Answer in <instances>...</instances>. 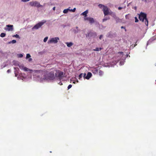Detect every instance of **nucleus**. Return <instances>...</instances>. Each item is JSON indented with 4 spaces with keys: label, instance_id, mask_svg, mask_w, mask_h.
I'll return each mask as SVG.
<instances>
[{
    "label": "nucleus",
    "instance_id": "obj_1",
    "mask_svg": "<svg viewBox=\"0 0 156 156\" xmlns=\"http://www.w3.org/2000/svg\"><path fill=\"white\" fill-rule=\"evenodd\" d=\"M44 76L43 79L47 80H52L55 78L54 73L53 72H45Z\"/></svg>",
    "mask_w": 156,
    "mask_h": 156
},
{
    "label": "nucleus",
    "instance_id": "obj_2",
    "mask_svg": "<svg viewBox=\"0 0 156 156\" xmlns=\"http://www.w3.org/2000/svg\"><path fill=\"white\" fill-rule=\"evenodd\" d=\"M139 18L140 21L144 22L146 26L148 25V21L147 18V14L144 12H141L139 15Z\"/></svg>",
    "mask_w": 156,
    "mask_h": 156
},
{
    "label": "nucleus",
    "instance_id": "obj_3",
    "mask_svg": "<svg viewBox=\"0 0 156 156\" xmlns=\"http://www.w3.org/2000/svg\"><path fill=\"white\" fill-rule=\"evenodd\" d=\"M103 11L105 16H107L108 15L111 14L112 12L110 11L109 12L108 8L106 6H104V8L103 9Z\"/></svg>",
    "mask_w": 156,
    "mask_h": 156
},
{
    "label": "nucleus",
    "instance_id": "obj_4",
    "mask_svg": "<svg viewBox=\"0 0 156 156\" xmlns=\"http://www.w3.org/2000/svg\"><path fill=\"white\" fill-rule=\"evenodd\" d=\"M30 4L31 6L37 7V8L43 7L39 2L36 1L30 2Z\"/></svg>",
    "mask_w": 156,
    "mask_h": 156
},
{
    "label": "nucleus",
    "instance_id": "obj_5",
    "mask_svg": "<svg viewBox=\"0 0 156 156\" xmlns=\"http://www.w3.org/2000/svg\"><path fill=\"white\" fill-rule=\"evenodd\" d=\"M43 22H39L36 25H35L32 28V29H38L39 28H40L44 23L46 22V21L44 20L43 21Z\"/></svg>",
    "mask_w": 156,
    "mask_h": 156
},
{
    "label": "nucleus",
    "instance_id": "obj_6",
    "mask_svg": "<svg viewBox=\"0 0 156 156\" xmlns=\"http://www.w3.org/2000/svg\"><path fill=\"white\" fill-rule=\"evenodd\" d=\"M59 40V38L58 37L51 38L50 40L48 42V43H54L55 44L57 43L58 41Z\"/></svg>",
    "mask_w": 156,
    "mask_h": 156
},
{
    "label": "nucleus",
    "instance_id": "obj_7",
    "mask_svg": "<svg viewBox=\"0 0 156 156\" xmlns=\"http://www.w3.org/2000/svg\"><path fill=\"white\" fill-rule=\"evenodd\" d=\"M97 36V34L96 32H90L88 33L86 35V37H91L92 36L96 37Z\"/></svg>",
    "mask_w": 156,
    "mask_h": 156
},
{
    "label": "nucleus",
    "instance_id": "obj_8",
    "mask_svg": "<svg viewBox=\"0 0 156 156\" xmlns=\"http://www.w3.org/2000/svg\"><path fill=\"white\" fill-rule=\"evenodd\" d=\"M7 28H6L5 30L8 31H12L13 30V26L11 25H8L6 26Z\"/></svg>",
    "mask_w": 156,
    "mask_h": 156
},
{
    "label": "nucleus",
    "instance_id": "obj_9",
    "mask_svg": "<svg viewBox=\"0 0 156 156\" xmlns=\"http://www.w3.org/2000/svg\"><path fill=\"white\" fill-rule=\"evenodd\" d=\"M57 74H58V77L59 78H62L63 76L64 73L62 72H61L60 71H58L57 73Z\"/></svg>",
    "mask_w": 156,
    "mask_h": 156
},
{
    "label": "nucleus",
    "instance_id": "obj_10",
    "mask_svg": "<svg viewBox=\"0 0 156 156\" xmlns=\"http://www.w3.org/2000/svg\"><path fill=\"white\" fill-rule=\"evenodd\" d=\"M92 74L90 72H88L87 75L85 77V78L87 79H89L92 76Z\"/></svg>",
    "mask_w": 156,
    "mask_h": 156
},
{
    "label": "nucleus",
    "instance_id": "obj_11",
    "mask_svg": "<svg viewBox=\"0 0 156 156\" xmlns=\"http://www.w3.org/2000/svg\"><path fill=\"white\" fill-rule=\"evenodd\" d=\"M88 10H86L85 11L82 12L81 14V15L84 16L85 17H87V14L88 13Z\"/></svg>",
    "mask_w": 156,
    "mask_h": 156
},
{
    "label": "nucleus",
    "instance_id": "obj_12",
    "mask_svg": "<svg viewBox=\"0 0 156 156\" xmlns=\"http://www.w3.org/2000/svg\"><path fill=\"white\" fill-rule=\"evenodd\" d=\"M23 70H24L25 71H26V72L33 71L32 70L30 69H28V68H27L26 67H23Z\"/></svg>",
    "mask_w": 156,
    "mask_h": 156
},
{
    "label": "nucleus",
    "instance_id": "obj_13",
    "mask_svg": "<svg viewBox=\"0 0 156 156\" xmlns=\"http://www.w3.org/2000/svg\"><path fill=\"white\" fill-rule=\"evenodd\" d=\"M88 21L90 23H92L94 22V20L93 18L90 17Z\"/></svg>",
    "mask_w": 156,
    "mask_h": 156
},
{
    "label": "nucleus",
    "instance_id": "obj_14",
    "mask_svg": "<svg viewBox=\"0 0 156 156\" xmlns=\"http://www.w3.org/2000/svg\"><path fill=\"white\" fill-rule=\"evenodd\" d=\"M66 44L67 46L69 47H71L73 44V43L72 42H66Z\"/></svg>",
    "mask_w": 156,
    "mask_h": 156
},
{
    "label": "nucleus",
    "instance_id": "obj_15",
    "mask_svg": "<svg viewBox=\"0 0 156 156\" xmlns=\"http://www.w3.org/2000/svg\"><path fill=\"white\" fill-rule=\"evenodd\" d=\"M102 48H96L94 49V51H99L101 50Z\"/></svg>",
    "mask_w": 156,
    "mask_h": 156
},
{
    "label": "nucleus",
    "instance_id": "obj_16",
    "mask_svg": "<svg viewBox=\"0 0 156 156\" xmlns=\"http://www.w3.org/2000/svg\"><path fill=\"white\" fill-rule=\"evenodd\" d=\"M110 15H111V16L113 17L115 19L117 17L116 16L115 13L113 12H112V13L111 14H110Z\"/></svg>",
    "mask_w": 156,
    "mask_h": 156
},
{
    "label": "nucleus",
    "instance_id": "obj_17",
    "mask_svg": "<svg viewBox=\"0 0 156 156\" xmlns=\"http://www.w3.org/2000/svg\"><path fill=\"white\" fill-rule=\"evenodd\" d=\"M130 18V15L129 14L126 15L125 16V18L126 19L129 20Z\"/></svg>",
    "mask_w": 156,
    "mask_h": 156
},
{
    "label": "nucleus",
    "instance_id": "obj_18",
    "mask_svg": "<svg viewBox=\"0 0 156 156\" xmlns=\"http://www.w3.org/2000/svg\"><path fill=\"white\" fill-rule=\"evenodd\" d=\"M69 10H70V9H65L63 10V12L64 13H66L68 12V11Z\"/></svg>",
    "mask_w": 156,
    "mask_h": 156
},
{
    "label": "nucleus",
    "instance_id": "obj_19",
    "mask_svg": "<svg viewBox=\"0 0 156 156\" xmlns=\"http://www.w3.org/2000/svg\"><path fill=\"white\" fill-rule=\"evenodd\" d=\"M6 35V34L4 33H1L0 36L2 37H4Z\"/></svg>",
    "mask_w": 156,
    "mask_h": 156
},
{
    "label": "nucleus",
    "instance_id": "obj_20",
    "mask_svg": "<svg viewBox=\"0 0 156 156\" xmlns=\"http://www.w3.org/2000/svg\"><path fill=\"white\" fill-rule=\"evenodd\" d=\"M16 41L15 40H12L11 41H10L9 42L8 44H10L11 43H12V44H14L16 43Z\"/></svg>",
    "mask_w": 156,
    "mask_h": 156
},
{
    "label": "nucleus",
    "instance_id": "obj_21",
    "mask_svg": "<svg viewBox=\"0 0 156 156\" xmlns=\"http://www.w3.org/2000/svg\"><path fill=\"white\" fill-rule=\"evenodd\" d=\"M110 18L108 17H106L103 19V22H104L108 20H109Z\"/></svg>",
    "mask_w": 156,
    "mask_h": 156
},
{
    "label": "nucleus",
    "instance_id": "obj_22",
    "mask_svg": "<svg viewBox=\"0 0 156 156\" xmlns=\"http://www.w3.org/2000/svg\"><path fill=\"white\" fill-rule=\"evenodd\" d=\"M93 73H96L98 72V69L97 68H95L94 70H93Z\"/></svg>",
    "mask_w": 156,
    "mask_h": 156
},
{
    "label": "nucleus",
    "instance_id": "obj_23",
    "mask_svg": "<svg viewBox=\"0 0 156 156\" xmlns=\"http://www.w3.org/2000/svg\"><path fill=\"white\" fill-rule=\"evenodd\" d=\"M98 6L100 8H103H103H104V6H105L101 4H99L98 5Z\"/></svg>",
    "mask_w": 156,
    "mask_h": 156
},
{
    "label": "nucleus",
    "instance_id": "obj_24",
    "mask_svg": "<svg viewBox=\"0 0 156 156\" xmlns=\"http://www.w3.org/2000/svg\"><path fill=\"white\" fill-rule=\"evenodd\" d=\"M115 19L116 21V23L119 22L120 21V20L117 17Z\"/></svg>",
    "mask_w": 156,
    "mask_h": 156
},
{
    "label": "nucleus",
    "instance_id": "obj_25",
    "mask_svg": "<svg viewBox=\"0 0 156 156\" xmlns=\"http://www.w3.org/2000/svg\"><path fill=\"white\" fill-rule=\"evenodd\" d=\"M99 75L100 76H101L103 75V72L102 71L100 70L99 71Z\"/></svg>",
    "mask_w": 156,
    "mask_h": 156
},
{
    "label": "nucleus",
    "instance_id": "obj_26",
    "mask_svg": "<svg viewBox=\"0 0 156 156\" xmlns=\"http://www.w3.org/2000/svg\"><path fill=\"white\" fill-rule=\"evenodd\" d=\"M12 36L13 37H15L16 38H20L19 35L17 34H16V35H13Z\"/></svg>",
    "mask_w": 156,
    "mask_h": 156
},
{
    "label": "nucleus",
    "instance_id": "obj_27",
    "mask_svg": "<svg viewBox=\"0 0 156 156\" xmlns=\"http://www.w3.org/2000/svg\"><path fill=\"white\" fill-rule=\"evenodd\" d=\"M30 57H31V56L30 55V54H27L26 58H30Z\"/></svg>",
    "mask_w": 156,
    "mask_h": 156
},
{
    "label": "nucleus",
    "instance_id": "obj_28",
    "mask_svg": "<svg viewBox=\"0 0 156 156\" xmlns=\"http://www.w3.org/2000/svg\"><path fill=\"white\" fill-rule=\"evenodd\" d=\"M83 76V73H81L80 74L79 76V79L80 80V78H81Z\"/></svg>",
    "mask_w": 156,
    "mask_h": 156
},
{
    "label": "nucleus",
    "instance_id": "obj_29",
    "mask_svg": "<svg viewBox=\"0 0 156 156\" xmlns=\"http://www.w3.org/2000/svg\"><path fill=\"white\" fill-rule=\"evenodd\" d=\"M48 39V37H46L44 38V41L45 42H46Z\"/></svg>",
    "mask_w": 156,
    "mask_h": 156
},
{
    "label": "nucleus",
    "instance_id": "obj_30",
    "mask_svg": "<svg viewBox=\"0 0 156 156\" xmlns=\"http://www.w3.org/2000/svg\"><path fill=\"white\" fill-rule=\"evenodd\" d=\"M90 17H84V20H88V21Z\"/></svg>",
    "mask_w": 156,
    "mask_h": 156
},
{
    "label": "nucleus",
    "instance_id": "obj_31",
    "mask_svg": "<svg viewBox=\"0 0 156 156\" xmlns=\"http://www.w3.org/2000/svg\"><path fill=\"white\" fill-rule=\"evenodd\" d=\"M135 22L136 23L138 22L139 21L138 19H137V18L136 17H135Z\"/></svg>",
    "mask_w": 156,
    "mask_h": 156
},
{
    "label": "nucleus",
    "instance_id": "obj_32",
    "mask_svg": "<svg viewBox=\"0 0 156 156\" xmlns=\"http://www.w3.org/2000/svg\"><path fill=\"white\" fill-rule=\"evenodd\" d=\"M72 87V85L71 84L69 85L68 87V90L70 89Z\"/></svg>",
    "mask_w": 156,
    "mask_h": 156
},
{
    "label": "nucleus",
    "instance_id": "obj_33",
    "mask_svg": "<svg viewBox=\"0 0 156 156\" xmlns=\"http://www.w3.org/2000/svg\"><path fill=\"white\" fill-rule=\"evenodd\" d=\"M156 39V36H154L152 37L151 40L152 41L155 40Z\"/></svg>",
    "mask_w": 156,
    "mask_h": 156
},
{
    "label": "nucleus",
    "instance_id": "obj_34",
    "mask_svg": "<svg viewBox=\"0 0 156 156\" xmlns=\"http://www.w3.org/2000/svg\"><path fill=\"white\" fill-rule=\"evenodd\" d=\"M19 57L20 58H22L23 57V55L21 54H20L18 55Z\"/></svg>",
    "mask_w": 156,
    "mask_h": 156
},
{
    "label": "nucleus",
    "instance_id": "obj_35",
    "mask_svg": "<svg viewBox=\"0 0 156 156\" xmlns=\"http://www.w3.org/2000/svg\"><path fill=\"white\" fill-rule=\"evenodd\" d=\"M71 10L73 12H74L76 10V8H74L73 9H71Z\"/></svg>",
    "mask_w": 156,
    "mask_h": 156
},
{
    "label": "nucleus",
    "instance_id": "obj_36",
    "mask_svg": "<svg viewBox=\"0 0 156 156\" xmlns=\"http://www.w3.org/2000/svg\"><path fill=\"white\" fill-rule=\"evenodd\" d=\"M103 37V35H100V36H99V39H100V40H101L102 37Z\"/></svg>",
    "mask_w": 156,
    "mask_h": 156
},
{
    "label": "nucleus",
    "instance_id": "obj_37",
    "mask_svg": "<svg viewBox=\"0 0 156 156\" xmlns=\"http://www.w3.org/2000/svg\"><path fill=\"white\" fill-rule=\"evenodd\" d=\"M83 77L84 78H85V77L86 76V74L85 73L83 74Z\"/></svg>",
    "mask_w": 156,
    "mask_h": 156
},
{
    "label": "nucleus",
    "instance_id": "obj_38",
    "mask_svg": "<svg viewBox=\"0 0 156 156\" xmlns=\"http://www.w3.org/2000/svg\"><path fill=\"white\" fill-rule=\"evenodd\" d=\"M122 9V8L121 7H119L118 8V9L119 10H121Z\"/></svg>",
    "mask_w": 156,
    "mask_h": 156
},
{
    "label": "nucleus",
    "instance_id": "obj_39",
    "mask_svg": "<svg viewBox=\"0 0 156 156\" xmlns=\"http://www.w3.org/2000/svg\"><path fill=\"white\" fill-rule=\"evenodd\" d=\"M10 72V69H8V70H7V72L8 73H9V72Z\"/></svg>",
    "mask_w": 156,
    "mask_h": 156
},
{
    "label": "nucleus",
    "instance_id": "obj_40",
    "mask_svg": "<svg viewBox=\"0 0 156 156\" xmlns=\"http://www.w3.org/2000/svg\"><path fill=\"white\" fill-rule=\"evenodd\" d=\"M32 60V59L31 58H29V61H31Z\"/></svg>",
    "mask_w": 156,
    "mask_h": 156
},
{
    "label": "nucleus",
    "instance_id": "obj_41",
    "mask_svg": "<svg viewBox=\"0 0 156 156\" xmlns=\"http://www.w3.org/2000/svg\"><path fill=\"white\" fill-rule=\"evenodd\" d=\"M22 1H23V2H27V1H26V0H22Z\"/></svg>",
    "mask_w": 156,
    "mask_h": 156
},
{
    "label": "nucleus",
    "instance_id": "obj_42",
    "mask_svg": "<svg viewBox=\"0 0 156 156\" xmlns=\"http://www.w3.org/2000/svg\"><path fill=\"white\" fill-rule=\"evenodd\" d=\"M55 7H54L53 8V9L54 10H55Z\"/></svg>",
    "mask_w": 156,
    "mask_h": 156
},
{
    "label": "nucleus",
    "instance_id": "obj_43",
    "mask_svg": "<svg viewBox=\"0 0 156 156\" xmlns=\"http://www.w3.org/2000/svg\"><path fill=\"white\" fill-rule=\"evenodd\" d=\"M121 28L122 29H123V28H125V27H123V26H122V27H121Z\"/></svg>",
    "mask_w": 156,
    "mask_h": 156
},
{
    "label": "nucleus",
    "instance_id": "obj_44",
    "mask_svg": "<svg viewBox=\"0 0 156 156\" xmlns=\"http://www.w3.org/2000/svg\"><path fill=\"white\" fill-rule=\"evenodd\" d=\"M142 1H144L145 2H147V0H142Z\"/></svg>",
    "mask_w": 156,
    "mask_h": 156
},
{
    "label": "nucleus",
    "instance_id": "obj_45",
    "mask_svg": "<svg viewBox=\"0 0 156 156\" xmlns=\"http://www.w3.org/2000/svg\"><path fill=\"white\" fill-rule=\"evenodd\" d=\"M59 84L60 85H62V83H60Z\"/></svg>",
    "mask_w": 156,
    "mask_h": 156
},
{
    "label": "nucleus",
    "instance_id": "obj_46",
    "mask_svg": "<svg viewBox=\"0 0 156 156\" xmlns=\"http://www.w3.org/2000/svg\"><path fill=\"white\" fill-rule=\"evenodd\" d=\"M120 53H122L123 52H120Z\"/></svg>",
    "mask_w": 156,
    "mask_h": 156
},
{
    "label": "nucleus",
    "instance_id": "obj_47",
    "mask_svg": "<svg viewBox=\"0 0 156 156\" xmlns=\"http://www.w3.org/2000/svg\"><path fill=\"white\" fill-rule=\"evenodd\" d=\"M75 82H76L74 81L73 82V83H75Z\"/></svg>",
    "mask_w": 156,
    "mask_h": 156
},
{
    "label": "nucleus",
    "instance_id": "obj_48",
    "mask_svg": "<svg viewBox=\"0 0 156 156\" xmlns=\"http://www.w3.org/2000/svg\"><path fill=\"white\" fill-rule=\"evenodd\" d=\"M30 0H26V1H27V2L29 1Z\"/></svg>",
    "mask_w": 156,
    "mask_h": 156
},
{
    "label": "nucleus",
    "instance_id": "obj_49",
    "mask_svg": "<svg viewBox=\"0 0 156 156\" xmlns=\"http://www.w3.org/2000/svg\"><path fill=\"white\" fill-rule=\"evenodd\" d=\"M17 76V75H16V74H15V76Z\"/></svg>",
    "mask_w": 156,
    "mask_h": 156
},
{
    "label": "nucleus",
    "instance_id": "obj_50",
    "mask_svg": "<svg viewBox=\"0 0 156 156\" xmlns=\"http://www.w3.org/2000/svg\"><path fill=\"white\" fill-rule=\"evenodd\" d=\"M76 29H77V28H78V27H76Z\"/></svg>",
    "mask_w": 156,
    "mask_h": 156
},
{
    "label": "nucleus",
    "instance_id": "obj_51",
    "mask_svg": "<svg viewBox=\"0 0 156 156\" xmlns=\"http://www.w3.org/2000/svg\"><path fill=\"white\" fill-rule=\"evenodd\" d=\"M57 74L55 73V76H56Z\"/></svg>",
    "mask_w": 156,
    "mask_h": 156
},
{
    "label": "nucleus",
    "instance_id": "obj_52",
    "mask_svg": "<svg viewBox=\"0 0 156 156\" xmlns=\"http://www.w3.org/2000/svg\"><path fill=\"white\" fill-rule=\"evenodd\" d=\"M77 82H78V80L77 81Z\"/></svg>",
    "mask_w": 156,
    "mask_h": 156
},
{
    "label": "nucleus",
    "instance_id": "obj_53",
    "mask_svg": "<svg viewBox=\"0 0 156 156\" xmlns=\"http://www.w3.org/2000/svg\"><path fill=\"white\" fill-rule=\"evenodd\" d=\"M155 81H156V80Z\"/></svg>",
    "mask_w": 156,
    "mask_h": 156
}]
</instances>
